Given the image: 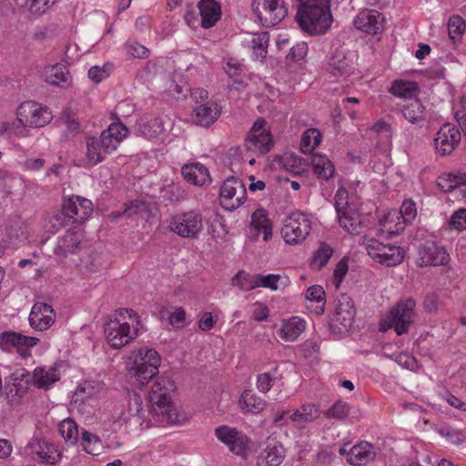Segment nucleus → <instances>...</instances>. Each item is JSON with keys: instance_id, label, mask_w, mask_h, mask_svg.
<instances>
[{"instance_id": "ea45409f", "label": "nucleus", "mask_w": 466, "mask_h": 466, "mask_svg": "<svg viewBox=\"0 0 466 466\" xmlns=\"http://www.w3.org/2000/svg\"><path fill=\"white\" fill-rule=\"evenodd\" d=\"M251 226L257 231L263 233L264 241H268L272 236V228L266 210L258 208L251 216Z\"/></svg>"}, {"instance_id": "6ab92c4d", "label": "nucleus", "mask_w": 466, "mask_h": 466, "mask_svg": "<svg viewBox=\"0 0 466 466\" xmlns=\"http://www.w3.org/2000/svg\"><path fill=\"white\" fill-rule=\"evenodd\" d=\"M461 139L460 130L451 124H445L435 135V150L441 157L451 155L460 144Z\"/></svg>"}, {"instance_id": "603ef678", "label": "nucleus", "mask_w": 466, "mask_h": 466, "mask_svg": "<svg viewBox=\"0 0 466 466\" xmlns=\"http://www.w3.org/2000/svg\"><path fill=\"white\" fill-rule=\"evenodd\" d=\"M59 432L66 442L75 444L78 439V430L76 422L71 419L64 420L58 426Z\"/></svg>"}, {"instance_id": "5701e85b", "label": "nucleus", "mask_w": 466, "mask_h": 466, "mask_svg": "<svg viewBox=\"0 0 466 466\" xmlns=\"http://www.w3.org/2000/svg\"><path fill=\"white\" fill-rule=\"evenodd\" d=\"M384 17L376 10L363 9L354 19L357 29L368 34L376 35L383 29Z\"/></svg>"}, {"instance_id": "13d9d810", "label": "nucleus", "mask_w": 466, "mask_h": 466, "mask_svg": "<svg viewBox=\"0 0 466 466\" xmlns=\"http://www.w3.org/2000/svg\"><path fill=\"white\" fill-rule=\"evenodd\" d=\"M333 249L327 244L322 243L312 258V266L320 269L330 259Z\"/></svg>"}, {"instance_id": "052dcab7", "label": "nucleus", "mask_w": 466, "mask_h": 466, "mask_svg": "<svg viewBox=\"0 0 466 466\" xmlns=\"http://www.w3.org/2000/svg\"><path fill=\"white\" fill-rule=\"evenodd\" d=\"M437 432L452 444L459 445L464 441V437L461 431L452 429L449 426L440 427L437 429Z\"/></svg>"}, {"instance_id": "58836bf2", "label": "nucleus", "mask_w": 466, "mask_h": 466, "mask_svg": "<svg viewBox=\"0 0 466 466\" xmlns=\"http://www.w3.org/2000/svg\"><path fill=\"white\" fill-rule=\"evenodd\" d=\"M320 415L319 409L313 403H305L290 415V420L297 423H309Z\"/></svg>"}, {"instance_id": "49530a36", "label": "nucleus", "mask_w": 466, "mask_h": 466, "mask_svg": "<svg viewBox=\"0 0 466 466\" xmlns=\"http://www.w3.org/2000/svg\"><path fill=\"white\" fill-rule=\"evenodd\" d=\"M289 283L288 277L279 274H258V287L277 290L280 287H286Z\"/></svg>"}, {"instance_id": "393cba45", "label": "nucleus", "mask_w": 466, "mask_h": 466, "mask_svg": "<svg viewBox=\"0 0 466 466\" xmlns=\"http://www.w3.org/2000/svg\"><path fill=\"white\" fill-rule=\"evenodd\" d=\"M376 457L374 446L367 441H361L350 448L346 457L347 461L354 466H362L372 461Z\"/></svg>"}, {"instance_id": "473e14b6", "label": "nucleus", "mask_w": 466, "mask_h": 466, "mask_svg": "<svg viewBox=\"0 0 466 466\" xmlns=\"http://www.w3.org/2000/svg\"><path fill=\"white\" fill-rule=\"evenodd\" d=\"M306 328V323L299 317L282 320L279 336L285 341L296 340Z\"/></svg>"}, {"instance_id": "bb28decb", "label": "nucleus", "mask_w": 466, "mask_h": 466, "mask_svg": "<svg viewBox=\"0 0 466 466\" xmlns=\"http://www.w3.org/2000/svg\"><path fill=\"white\" fill-rule=\"evenodd\" d=\"M181 174L190 184L204 186L210 182V176L208 168L201 163H190L182 167Z\"/></svg>"}, {"instance_id": "aec40b11", "label": "nucleus", "mask_w": 466, "mask_h": 466, "mask_svg": "<svg viewBox=\"0 0 466 466\" xmlns=\"http://www.w3.org/2000/svg\"><path fill=\"white\" fill-rule=\"evenodd\" d=\"M38 339L29 336H24L17 332H2V350H15L16 353L23 357L29 354V349L36 345Z\"/></svg>"}, {"instance_id": "c756f323", "label": "nucleus", "mask_w": 466, "mask_h": 466, "mask_svg": "<svg viewBox=\"0 0 466 466\" xmlns=\"http://www.w3.org/2000/svg\"><path fill=\"white\" fill-rule=\"evenodd\" d=\"M81 240V233L68 230L58 239L56 248H55V253L58 256L64 257L73 254L79 248Z\"/></svg>"}, {"instance_id": "0eeeda50", "label": "nucleus", "mask_w": 466, "mask_h": 466, "mask_svg": "<svg viewBox=\"0 0 466 466\" xmlns=\"http://www.w3.org/2000/svg\"><path fill=\"white\" fill-rule=\"evenodd\" d=\"M415 307L416 301L413 299L400 301L390 309L384 323H381L380 329L386 330L383 328L385 324L387 329H393L399 336L408 333L416 319Z\"/></svg>"}, {"instance_id": "c85d7f7f", "label": "nucleus", "mask_w": 466, "mask_h": 466, "mask_svg": "<svg viewBox=\"0 0 466 466\" xmlns=\"http://www.w3.org/2000/svg\"><path fill=\"white\" fill-rule=\"evenodd\" d=\"M198 9L201 16V25L204 28L212 27L220 18V6L214 0H201L198 3Z\"/></svg>"}, {"instance_id": "20e7f679", "label": "nucleus", "mask_w": 466, "mask_h": 466, "mask_svg": "<svg viewBox=\"0 0 466 466\" xmlns=\"http://www.w3.org/2000/svg\"><path fill=\"white\" fill-rule=\"evenodd\" d=\"M330 0H299L297 21L310 35L324 34L332 22Z\"/></svg>"}, {"instance_id": "37998d69", "label": "nucleus", "mask_w": 466, "mask_h": 466, "mask_svg": "<svg viewBox=\"0 0 466 466\" xmlns=\"http://www.w3.org/2000/svg\"><path fill=\"white\" fill-rule=\"evenodd\" d=\"M466 185V174L453 175L447 174L439 177L437 180L438 187L443 192H450L459 187L460 186Z\"/></svg>"}, {"instance_id": "cd10ccee", "label": "nucleus", "mask_w": 466, "mask_h": 466, "mask_svg": "<svg viewBox=\"0 0 466 466\" xmlns=\"http://www.w3.org/2000/svg\"><path fill=\"white\" fill-rule=\"evenodd\" d=\"M5 238L3 240L2 248L18 247L25 238L24 223L19 219L9 222L5 227Z\"/></svg>"}, {"instance_id": "f704fd0d", "label": "nucleus", "mask_w": 466, "mask_h": 466, "mask_svg": "<svg viewBox=\"0 0 466 466\" xmlns=\"http://www.w3.org/2000/svg\"><path fill=\"white\" fill-rule=\"evenodd\" d=\"M403 117L412 125L422 127L426 119V109L422 103L412 100L405 105L401 110Z\"/></svg>"}, {"instance_id": "2eb2a0df", "label": "nucleus", "mask_w": 466, "mask_h": 466, "mask_svg": "<svg viewBox=\"0 0 466 466\" xmlns=\"http://www.w3.org/2000/svg\"><path fill=\"white\" fill-rule=\"evenodd\" d=\"M356 309L352 299L347 294L338 296L334 312L330 318V328L342 333L349 330L355 319Z\"/></svg>"}, {"instance_id": "680f3d73", "label": "nucleus", "mask_w": 466, "mask_h": 466, "mask_svg": "<svg viewBox=\"0 0 466 466\" xmlns=\"http://www.w3.org/2000/svg\"><path fill=\"white\" fill-rule=\"evenodd\" d=\"M146 209V203L141 199H134L124 204V213H127V218L143 213Z\"/></svg>"}, {"instance_id": "a19ab883", "label": "nucleus", "mask_w": 466, "mask_h": 466, "mask_svg": "<svg viewBox=\"0 0 466 466\" xmlns=\"http://www.w3.org/2000/svg\"><path fill=\"white\" fill-rule=\"evenodd\" d=\"M100 142L101 139L96 137H88L86 140V157L93 165L102 162L109 154L104 150Z\"/></svg>"}, {"instance_id": "7ed1b4c3", "label": "nucleus", "mask_w": 466, "mask_h": 466, "mask_svg": "<svg viewBox=\"0 0 466 466\" xmlns=\"http://www.w3.org/2000/svg\"><path fill=\"white\" fill-rule=\"evenodd\" d=\"M175 390V383L167 377H158L148 392L150 413L156 422L173 424L178 420L174 408L171 394Z\"/></svg>"}, {"instance_id": "2f4dec72", "label": "nucleus", "mask_w": 466, "mask_h": 466, "mask_svg": "<svg viewBox=\"0 0 466 466\" xmlns=\"http://www.w3.org/2000/svg\"><path fill=\"white\" fill-rule=\"evenodd\" d=\"M219 116V109L215 103H206L196 107L193 121L199 126L208 127L212 125Z\"/></svg>"}, {"instance_id": "e2e57ef3", "label": "nucleus", "mask_w": 466, "mask_h": 466, "mask_svg": "<svg viewBox=\"0 0 466 466\" xmlns=\"http://www.w3.org/2000/svg\"><path fill=\"white\" fill-rule=\"evenodd\" d=\"M450 226L456 230H466V208H460L451 215Z\"/></svg>"}, {"instance_id": "c03bdc74", "label": "nucleus", "mask_w": 466, "mask_h": 466, "mask_svg": "<svg viewBox=\"0 0 466 466\" xmlns=\"http://www.w3.org/2000/svg\"><path fill=\"white\" fill-rule=\"evenodd\" d=\"M282 167L295 175L301 174L306 169L304 160L294 153H286L280 157Z\"/></svg>"}, {"instance_id": "9b49d317", "label": "nucleus", "mask_w": 466, "mask_h": 466, "mask_svg": "<svg viewBox=\"0 0 466 466\" xmlns=\"http://www.w3.org/2000/svg\"><path fill=\"white\" fill-rule=\"evenodd\" d=\"M365 248L372 259L387 267L400 264L405 256L402 248L390 244L385 245L375 238L368 239L365 243Z\"/></svg>"}, {"instance_id": "79ce46f5", "label": "nucleus", "mask_w": 466, "mask_h": 466, "mask_svg": "<svg viewBox=\"0 0 466 466\" xmlns=\"http://www.w3.org/2000/svg\"><path fill=\"white\" fill-rule=\"evenodd\" d=\"M137 130L143 137L154 138L163 133L164 124L160 118L155 117L150 120L137 123Z\"/></svg>"}, {"instance_id": "338daca9", "label": "nucleus", "mask_w": 466, "mask_h": 466, "mask_svg": "<svg viewBox=\"0 0 466 466\" xmlns=\"http://www.w3.org/2000/svg\"><path fill=\"white\" fill-rule=\"evenodd\" d=\"M276 378L270 372L261 373L257 378V388L262 393H267L275 381Z\"/></svg>"}, {"instance_id": "412c9836", "label": "nucleus", "mask_w": 466, "mask_h": 466, "mask_svg": "<svg viewBox=\"0 0 466 466\" xmlns=\"http://www.w3.org/2000/svg\"><path fill=\"white\" fill-rule=\"evenodd\" d=\"M419 265L423 266H444L450 261V255L444 248L433 242L424 244L419 251Z\"/></svg>"}, {"instance_id": "9d476101", "label": "nucleus", "mask_w": 466, "mask_h": 466, "mask_svg": "<svg viewBox=\"0 0 466 466\" xmlns=\"http://www.w3.org/2000/svg\"><path fill=\"white\" fill-rule=\"evenodd\" d=\"M311 230V221L304 213L292 212L285 220L281 235L287 244L296 245L306 239Z\"/></svg>"}, {"instance_id": "39448f33", "label": "nucleus", "mask_w": 466, "mask_h": 466, "mask_svg": "<svg viewBox=\"0 0 466 466\" xmlns=\"http://www.w3.org/2000/svg\"><path fill=\"white\" fill-rule=\"evenodd\" d=\"M129 361L134 384L144 386L158 374L161 358L155 350L144 347L132 350Z\"/></svg>"}, {"instance_id": "864d4df0", "label": "nucleus", "mask_w": 466, "mask_h": 466, "mask_svg": "<svg viewBox=\"0 0 466 466\" xmlns=\"http://www.w3.org/2000/svg\"><path fill=\"white\" fill-rule=\"evenodd\" d=\"M447 26L450 38L453 42H456L463 35L466 28V23L460 15H452L449 19Z\"/></svg>"}, {"instance_id": "a878e982", "label": "nucleus", "mask_w": 466, "mask_h": 466, "mask_svg": "<svg viewBox=\"0 0 466 466\" xmlns=\"http://www.w3.org/2000/svg\"><path fill=\"white\" fill-rule=\"evenodd\" d=\"M216 436L219 441L228 445L233 453L240 455L244 452L245 444L243 438L235 429L227 426L218 427L216 429Z\"/></svg>"}, {"instance_id": "4be33fe9", "label": "nucleus", "mask_w": 466, "mask_h": 466, "mask_svg": "<svg viewBox=\"0 0 466 466\" xmlns=\"http://www.w3.org/2000/svg\"><path fill=\"white\" fill-rule=\"evenodd\" d=\"M56 313L52 306L37 302L32 307L29 314L30 326L36 330H46L55 322Z\"/></svg>"}, {"instance_id": "0e129e2a", "label": "nucleus", "mask_w": 466, "mask_h": 466, "mask_svg": "<svg viewBox=\"0 0 466 466\" xmlns=\"http://www.w3.org/2000/svg\"><path fill=\"white\" fill-rule=\"evenodd\" d=\"M62 119L66 126L68 135L75 136L79 131L80 125L69 109L63 111Z\"/></svg>"}, {"instance_id": "09e8293b", "label": "nucleus", "mask_w": 466, "mask_h": 466, "mask_svg": "<svg viewBox=\"0 0 466 466\" xmlns=\"http://www.w3.org/2000/svg\"><path fill=\"white\" fill-rule=\"evenodd\" d=\"M232 284L241 290H251L258 287V274L250 275L244 271H238L232 279Z\"/></svg>"}, {"instance_id": "dca6fc26", "label": "nucleus", "mask_w": 466, "mask_h": 466, "mask_svg": "<svg viewBox=\"0 0 466 466\" xmlns=\"http://www.w3.org/2000/svg\"><path fill=\"white\" fill-rule=\"evenodd\" d=\"M221 204L228 210H235L247 198V191L242 181L237 177L227 178L220 187Z\"/></svg>"}, {"instance_id": "b1692460", "label": "nucleus", "mask_w": 466, "mask_h": 466, "mask_svg": "<svg viewBox=\"0 0 466 466\" xmlns=\"http://www.w3.org/2000/svg\"><path fill=\"white\" fill-rule=\"evenodd\" d=\"M128 134L127 128L122 123H113L107 129L101 133L100 139L102 147L106 152L111 154L114 152L120 142L127 137Z\"/></svg>"}, {"instance_id": "774afa93", "label": "nucleus", "mask_w": 466, "mask_h": 466, "mask_svg": "<svg viewBox=\"0 0 466 466\" xmlns=\"http://www.w3.org/2000/svg\"><path fill=\"white\" fill-rule=\"evenodd\" d=\"M417 209L415 204L411 200L403 201L400 207V215L404 223H410L416 217Z\"/></svg>"}, {"instance_id": "1a4fd4ad", "label": "nucleus", "mask_w": 466, "mask_h": 466, "mask_svg": "<svg viewBox=\"0 0 466 466\" xmlns=\"http://www.w3.org/2000/svg\"><path fill=\"white\" fill-rule=\"evenodd\" d=\"M168 228L182 238H197L204 228L203 216L197 210L177 213L170 217Z\"/></svg>"}, {"instance_id": "5fc2aeb1", "label": "nucleus", "mask_w": 466, "mask_h": 466, "mask_svg": "<svg viewBox=\"0 0 466 466\" xmlns=\"http://www.w3.org/2000/svg\"><path fill=\"white\" fill-rule=\"evenodd\" d=\"M321 134L315 128L308 129L301 138V148L304 152H311L320 144Z\"/></svg>"}, {"instance_id": "f8f14e48", "label": "nucleus", "mask_w": 466, "mask_h": 466, "mask_svg": "<svg viewBox=\"0 0 466 466\" xmlns=\"http://www.w3.org/2000/svg\"><path fill=\"white\" fill-rule=\"evenodd\" d=\"M252 9L266 27L278 25L288 14L284 0H253Z\"/></svg>"}, {"instance_id": "4468645a", "label": "nucleus", "mask_w": 466, "mask_h": 466, "mask_svg": "<svg viewBox=\"0 0 466 466\" xmlns=\"http://www.w3.org/2000/svg\"><path fill=\"white\" fill-rule=\"evenodd\" d=\"M266 125V120L257 119L245 139V148L257 156L266 155L273 147V138Z\"/></svg>"}, {"instance_id": "de8ad7c7", "label": "nucleus", "mask_w": 466, "mask_h": 466, "mask_svg": "<svg viewBox=\"0 0 466 466\" xmlns=\"http://www.w3.org/2000/svg\"><path fill=\"white\" fill-rule=\"evenodd\" d=\"M268 41L269 34L267 31L252 34L249 43L258 57H266Z\"/></svg>"}, {"instance_id": "7c9ffc66", "label": "nucleus", "mask_w": 466, "mask_h": 466, "mask_svg": "<svg viewBox=\"0 0 466 466\" xmlns=\"http://www.w3.org/2000/svg\"><path fill=\"white\" fill-rule=\"evenodd\" d=\"M128 413L131 417L135 418L137 422L141 426L146 423V427H148L151 420H153L150 408L148 410L144 409L142 398L136 393L129 395Z\"/></svg>"}, {"instance_id": "8fccbe9b", "label": "nucleus", "mask_w": 466, "mask_h": 466, "mask_svg": "<svg viewBox=\"0 0 466 466\" xmlns=\"http://www.w3.org/2000/svg\"><path fill=\"white\" fill-rule=\"evenodd\" d=\"M18 7H27L29 12L34 15L44 14L55 0H14Z\"/></svg>"}, {"instance_id": "a211bd4d", "label": "nucleus", "mask_w": 466, "mask_h": 466, "mask_svg": "<svg viewBox=\"0 0 466 466\" xmlns=\"http://www.w3.org/2000/svg\"><path fill=\"white\" fill-rule=\"evenodd\" d=\"M326 70L337 79L350 77L356 71L353 56L342 48L336 49L329 57Z\"/></svg>"}, {"instance_id": "f3484780", "label": "nucleus", "mask_w": 466, "mask_h": 466, "mask_svg": "<svg viewBox=\"0 0 466 466\" xmlns=\"http://www.w3.org/2000/svg\"><path fill=\"white\" fill-rule=\"evenodd\" d=\"M25 451L33 460L50 465L57 463L62 456L55 444L39 437H33L25 446Z\"/></svg>"}, {"instance_id": "6e6d98bb", "label": "nucleus", "mask_w": 466, "mask_h": 466, "mask_svg": "<svg viewBox=\"0 0 466 466\" xmlns=\"http://www.w3.org/2000/svg\"><path fill=\"white\" fill-rule=\"evenodd\" d=\"M350 411V406L342 400L336 401L329 409L324 411L327 419L343 420Z\"/></svg>"}, {"instance_id": "bf43d9fd", "label": "nucleus", "mask_w": 466, "mask_h": 466, "mask_svg": "<svg viewBox=\"0 0 466 466\" xmlns=\"http://www.w3.org/2000/svg\"><path fill=\"white\" fill-rule=\"evenodd\" d=\"M25 123L16 119L12 123L2 124V133H7L8 135H15L19 137H25L27 136V130Z\"/></svg>"}, {"instance_id": "4c0bfd02", "label": "nucleus", "mask_w": 466, "mask_h": 466, "mask_svg": "<svg viewBox=\"0 0 466 466\" xmlns=\"http://www.w3.org/2000/svg\"><path fill=\"white\" fill-rule=\"evenodd\" d=\"M239 405L245 412L258 414L265 409L266 401L251 390H245L239 400Z\"/></svg>"}, {"instance_id": "423d86ee", "label": "nucleus", "mask_w": 466, "mask_h": 466, "mask_svg": "<svg viewBox=\"0 0 466 466\" xmlns=\"http://www.w3.org/2000/svg\"><path fill=\"white\" fill-rule=\"evenodd\" d=\"M93 212V204L90 200L79 196H73L65 200L61 213L53 216V228L58 229L65 226V219L73 224L83 223Z\"/></svg>"}, {"instance_id": "4d7b16f0", "label": "nucleus", "mask_w": 466, "mask_h": 466, "mask_svg": "<svg viewBox=\"0 0 466 466\" xmlns=\"http://www.w3.org/2000/svg\"><path fill=\"white\" fill-rule=\"evenodd\" d=\"M84 450L92 455L99 454L102 446L101 441L98 436L84 431L81 434Z\"/></svg>"}, {"instance_id": "72a5a7b5", "label": "nucleus", "mask_w": 466, "mask_h": 466, "mask_svg": "<svg viewBox=\"0 0 466 466\" xmlns=\"http://www.w3.org/2000/svg\"><path fill=\"white\" fill-rule=\"evenodd\" d=\"M44 76L46 81L54 86L66 87L70 84L69 72L62 64L46 66Z\"/></svg>"}, {"instance_id": "ddd939ff", "label": "nucleus", "mask_w": 466, "mask_h": 466, "mask_svg": "<svg viewBox=\"0 0 466 466\" xmlns=\"http://www.w3.org/2000/svg\"><path fill=\"white\" fill-rule=\"evenodd\" d=\"M18 120L28 127L39 128L51 122L52 112L46 106L27 100L19 105L16 110Z\"/></svg>"}, {"instance_id": "a18cd8bd", "label": "nucleus", "mask_w": 466, "mask_h": 466, "mask_svg": "<svg viewBox=\"0 0 466 466\" xmlns=\"http://www.w3.org/2000/svg\"><path fill=\"white\" fill-rule=\"evenodd\" d=\"M418 90L417 84L415 82L397 80L394 81L390 92L398 97L410 98L412 97Z\"/></svg>"}, {"instance_id": "6e6552de", "label": "nucleus", "mask_w": 466, "mask_h": 466, "mask_svg": "<svg viewBox=\"0 0 466 466\" xmlns=\"http://www.w3.org/2000/svg\"><path fill=\"white\" fill-rule=\"evenodd\" d=\"M334 207L337 212L338 221L347 232L359 235L363 223L360 214L349 203V193L344 187H339L334 197Z\"/></svg>"}, {"instance_id": "f03ea898", "label": "nucleus", "mask_w": 466, "mask_h": 466, "mask_svg": "<svg viewBox=\"0 0 466 466\" xmlns=\"http://www.w3.org/2000/svg\"><path fill=\"white\" fill-rule=\"evenodd\" d=\"M140 320L132 309H120L104 326L108 345L113 349H121L130 343L138 334Z\"/></svg>"}, {"instance_id": "c9c22d12", "label": "nucleus", "mask_w": 466, "mask_h": 466, "mask_svg": "<svg viewBox=\"0 0 466 466\" xmlns=\"http://www.w3.org/2000/svg\"><path fill=\"white\" fill-rule=\"evenodd\" d=\"M285 458V449L275 439L268 438L264 450V460L268 466H279Z\"/></svg>"}, {"instance_id": "f257e3e1", "label": "nucleus", "mask_w": 466, "mask_h": 466, "mask_svg": "<svg viewBox=\"0 0 466 466\" xmlns=\"http://www.w3.org/2000/svg\"><path fill=\"white\" fill-rule=\"evenodd\" d=\"M59 379L60 373L56 366L36 367L31 377L26 370L17 369L5 378V395L7 404L11 407L18 405L30 383L38 389L48 390Z\"/></svg>"}, {"instance_id": "e433bc0d", "label": "nucleus", "mask_w": 466, "mask_h": 466, "mask_svg": "<svg viewBox=\"0 0 466 466\" xmlns=\"http://www.w3.org/2000/svg\"><path fill=\"white\" fill-rule=\"evenodd\" d=\"M311 166L314 174L319 178L329 180L334 176L335 167L332 162L323 155H314L311 157Z\"/></svg>"}, {"instance_id": "69168bd1", "label": "nucleus", "mask_w": 466, "mask_h": 466, "mask_svg": "<svg viewBox=\"0 0 466 466\" xmlns=\"http://www.w3.org/2000/svg\"><path fill=\"white\" fill-rule=\"evenodd\" d=\"M308 54V45L306 42H299L293 46L287 56L290 61L298 62L302 60Z\"/></svg>"}, {"instance_id": "3c124183", "label": "nucleus", "mask_w": 466, "mask_h": 466, "mask_svg": "<svg viewBox=\"0 0 466 466\" xmlns=\"http://www.w3.org/2000/svg\"><path fill=\"white\" fill-rule=\"evenodd\" d=\"M306 299L309 301L317 302L316 313L321 315L325 309V291L321 286L315 285L308 289Z\"/></svg>"}]
</instances>
